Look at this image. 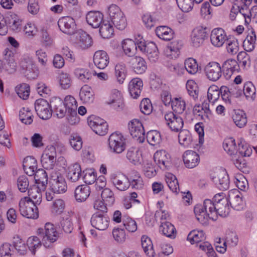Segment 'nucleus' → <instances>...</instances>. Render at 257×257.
<instances>
[{
  "mask_svg": "<svg viewBox=\"0 0 257 257\" xmlns=\"http://www.w3.org/2000/svg\"><path fill=\"white\" fill-rule=\"evenodd\" d=\"M228 203V199L224 197L218 199L216 203L205 199L203 204H197L194 207L196 219L202 225H207L209 220H216L218 215L226 217L230 211Z\"/></svg>",
  "mask_w": 257,
  "mask_h": 257,
  "instance_id": "f257e3e1",
  "label": "nucleus"
},
{
  "mask_svg": "<svg viewBox=\"0 0 257 257\" xmlns=\"http://www.w3.org/2000/svg\"><path fill=\"white\" fill-rule=\"evenodd\" d=\"M108 13L111 23L119 30H124L127 26L126 19L120 9L116 5H111Z\"/></svg>",
  "mask_w": 257,
  "mask_h": 257,
  "instance_id": "f03ea898",
  "label": "nucleus"
},
{
  "mask_svg": "<svg viewBox=\"0 0 257 257\" xmlns=\"http://www.w3.org/2000/svg\"><path fill=\"white\" fill-rule=\"evenodd\" d=\"M37 235L41 238L43 245L47 247L48 243H53L58 238V232L54 225L50 222L45 224L44 228H40L37 230Z\"/></svg>",
  "mask_w": 257,
  "mask_h": 257,
  "instance_id": "7ed1b4c3",
  "label": "nucleus"
},
{
  "mask_svg": "<svg viewBox=\"0 0 257 257\" xmlns=\"http://www.w3.org/2000/svg\"><path fill=\"white\" fill-rule=\"evenodd\" d=\"M37 205L30 201L29 198H23L20 201L19 205L21 214L28 218H37L39 216Z\"/></svg>",
  "mask_w": 257,
  "mask_h": 257,
  "instance_id": "20e7f679",
  "label": "nucleus"
},
{
  "mask_svg": "<svg viewBox=\"0 0 257 257\" xmlns=\"http://www.w3.org/2000/svg\"><path fill=\"white\" fill-rule=\"evenodd\" d=\"M21 23L22 21L16 15L14 17L11 16L5 18L0 13V35L4 36L7 34L8 27L14 31H19Z\"/></svg>",
  "mask_w": 257,
  "mask_h": 257,
  "instance_id": "39448f33",
  "label": "nucleus"
},
{
  "mask_svg": "<svg viewBox=\"0 0 257 257\" xmlns=\"http://www.w3.org/2000/svg\"><path fill=\"white\" fill-rule=\"evenodd\" d=\"M108 144L111 151L119 154L125 149V139L121 133L116 132L109 136Z\"/></svg>",
  "mask_w": 257,
  "mask_h": 257,
  "instance_id": "423d86ee",
  "label": "nucleus"
},
{
  "mask_svg": "<svg viewBox=\"0 0 257 257\" xmlns=\"http://www.w3.org/2000/svg\"><path fill=\"white\" fill-rule=\"evenodd\" d=\"M208 29L206 27L199 26L195 27L190 35L191 45L196 48L201 46L208 38Z\"/></svg>",
  "mask_w": 257,
  "mask_h": 257,
  "instance_id": "0eeeda50",
  "label": "nucleus"
},
{
  "mask_svg": "<svg viewBox=\"0 0 257 257\" xmlns=\"http://www.w3.org/2000/svg\"><path fill=\"white\" fill-rule=\"evenodd\" d=\"M35 108L40 118L47 120L51 117L52 110L51 104L47 100L41 98L37 99L35 103Z\"/></svg>",
  "mask_w": 257,
  "mask_h": 257,
  "instance_id": "6e6552de",
  "label": "nucleus"
},
{
  "mask_svg": "<svg viewBox=\"0 0 257 257\" xmlns=\"http://www.w3.org/2000/svg\"><path fill=\"white\" fill-rule=\"evenodd\" d=\"M89 126L96 134L105 135L108 131V124L103 119L99 117L91 115L87 118Z\"/></svg>",
  "mask_w": 257,
  "mask_h": 257,
  "instance_id": "1a4fd4ad",
  "label": "nucleus"
},
{
  "mask_svg": "<svg viewBox=\"0 0 257 257\" xmlns=\"http://www.w3.org/2000/svg\"><path fill=\"white\" fill-rule=\"evenodd\" d=\"M128 129L132 137L139 143L144 142L145 130L142 122L137 119H134L128 123Z\"/></svg>",
  "mask_w": 257,
  "mask_h": 257,
  "instance_id": "9d476101",
  "label": "nucleus"
},
{
  "mask_svg": "<svg viewBox=\"0 0 257 257\" xmlns=\"http://www.w3.org/2000/svg\"><path fill=\"white\" fill-rule=\"evenodd\" d=\"M211 178L216 187L220 190L224 191L229 188V178L225 170H218L214 174L211 175Z\"/></svg>",
  "mask_w": 257,
  "mask_h": 257,
  "instance_id": "9b49d317",
  "label": "nucleus"
},
{
  "mask_svg": "<svg viewBox=\"0 0 257 257\" xmlns=\"http://www.w3.org/2000/svg\"><path fill=\"white\" fill-rule=\"evenodd\" d=\"M164 118L166 124L172 131L178 132L182 130L184 121L182 118L179 115L174 114L172 111H169L165 114Z\"/></svg>",
  "mask_w": 257,
  "mask_h": 257,
  "instance_id": "f8f14e48",
  "label": "nucleus"
},
{
  "mask_svg": "<svg viewBox=\"0 0 257 257\" xmlns=\"http://www.w3.org/2000/svg\"><path fill=\"white\" fill-rule=\"evenodd\" d=\"M71 99V101L67 103L68 112L66 115L67 122L71 125H75L79 123L80 118L77 114L76 110L77 108V101L75 97H66Z\"/></svg>",
  "mask_w": 257,
  "mask_h": 257,
  "instance_id": "ddd939ff",
  "label": "nucleus"
},
{
  "mask_svg": "<svg viewBox=\"0 0 257 257\" xmlns=\"http://www.w3.org/2000/svg\"><path fill=\"white\" fill-rule=\"evenodd\" d=\"M58 25L60 30L67 35L75 33L76 25L74 20L70 17H63L58 21Z\"/></svg>",
  "mask_w": 257,
  "mask_h": 257,
  "instance_id": "4468645a",
  "label": "nucleus"
},
{
  "mask_svg": "<svg viewBox=\"0 0 257 257\" xmlns=\"http://www.w3.org/2000/svg\"><path fill=\"white\" fill-rule=\"evenodd\" d=\"M221 69L222 75L226 80H228L234 73L239 72L240 68L235 60L229 59L223 62Z\"/></svg>",
  "mask_w": 257,
  "mask_h": 257,
  "instance_id": "2eb2a0df",
  "label": "nucleus"
},
{
  "mask_svg": "<svg viewBox=\"0 0 257 257\" xmlns=\"http://www.w3.org/2000/svg\"><path fill=\"white\" fill-rule=\"evenodd\" d=\"M205 71L207 78L212 81L218 80L222 75L221 67L215 62L208 63L205 68Z\"/></svg>",
  "mask_w": 257,
  "mask_h": 257,
  "instance_id": "dca6fc26",
  "label": "nucleus"
},
{
  "mask_svg": "<svg viewBox=\"0 0 257 257\" xmlns=\"http://www.w3.org/2000/svg\"><path fill=\"white\" fill-rule=\"evenodd\" d=\"M210 42L215 47H222L227 40V37L223 29L220 28L213 29L210 34Z\"/></svg>",
  "mask_w": 257,
  "mask_h": 257,
  "instance_id": "f3484780",
  "label": "nucleus"
},
{
  "mask_svg": "<svg viewBox=\"0 0 257 257\" xmlns=\"http://www.w3.org/2000/svg\"><path fill=\"white\" fill-rule=\"evenodd\" d=\"M75 37L76 44L80 49L85 50L92 46V39L86 32L79 30L76 33Z\"/></svg>",
  "mask_w": 257,
  "mask_h": 257,
  "instance_id": "a211bd4d",
  "label": "nucleus"
},
{
  "mask_svg": "<svg viewBox=\"0 0 257 257\" xmlns=\"http://www.w3.org/2000/svg\"><path fill=\"white\" fill-rule=\"evenodd\" d=\"M70 100L71 99L65 97L64 101H63L60 97H53V99L50 101V103L54 102L57 104L55 105V110L58 118H62L66 116L68 110L67 103L71 102Z\"/></svg>",
  "mask_w": 257,
  "mask_h": 257,
  "instance_id": "6ab92c4d",
  "label": "nucleus"
},
{
  "mask_svg": "<svg viewBox=\"0 0 257 257\" xmlns=\"http://www.w3.org/2000/svg\"><path fill=\"white\" fill-rule=\"evenodd\" d=\"M109 218L104 215L96 213L91 218V224L93 227L100 230H104L109 225Z\"/></svg>",
  "mask_w": 257,
  "mask_h": 257,
  "instance_id": "aec40b11",
  "label": "nucleus"
},
{
  "mask_svg": "<svg viewBox=\"0 0 257 257\" xmlns=\"http://www.w3.org/2000/svg\"><path fill=\"white\" fill-rule=\"evenodd\" d=\"M51 188L53 191L63 193L67 190V185L64 177L61 175H53L50 181Z\"/></svg>",
  "mask_w": 257,
  "mask_h": 257,
  "instance_id": "412c9836",
  "label": "nucleus"
},
{
  "mask_svg": "<svg viewBox=\"0 0 257 257\" xmlns=\"http://www.w3.org/2000/svg\"><path fill=\"white\" fill-rule=\"evenodd\" d=\"M183 159L185 166L188 168L195 167L200 162L199 155L192 150L185 151L183 155Z\"/></svg>",
  "mask_w": 257,
  "mask_h": 257,
  "instance_id": "4be33fe9",
  "label": "nucleus"
},
{
  "mask_svg": "<svg viewBox=\"0 0 257 257\" xmlns=\"http://www.w3.org/2000/svg\"><path fill=\"white\" fill-rule=\"evenodd\" d=\"M155 163L161 169H168L170 165V157L164 150L157 151L154 155Z\"/></svg>",
  "mask_w": 257,
  "mask_h": 257,
  "instance_id": "5701e85b",
  "label": "nucleus"
},
{
  "mask_svg": "<svg viewBox=\"0 0 257 257\" xmlns=\"http://www.w3.org/2000/svg\"><path fill=\"white\" fill-rule=\"evenodd\" d=\"M93 62L98 68L103 69L109 62L108 55L103 50L97 51L93 56Z\"/></svg>",
  "mask_w": 257,
  "mask_h": 257,
  "instance_id": "b1692460",
  "label": "nucleus"
},
{
  "mask_svg": "<svg viewBox=\"0 0 257 257\" xmlns=\"http://www.w3.org/2000/svg\"><path fill=\"white\" fill-rule=\"evenodd\" d=\"M103 15L98 11H90L86 16L88 24L93 28H97L103 21Z\"/></svg>",
  "mask_w": 257,
  "mask_h": 257,
  "instance_id": "393cba45",
  "label": "nucleus"
},
{
  "mask_svg": "<svg viewBox=\"0 0 257 257\" xmlns=\"http://www.w3.org/2000/svg\"><path fill=\"white\" fill-rule=\"evenodd\" d=\"M5 69L9 73H13L16 69V63L14 58V53L9 49L4 51Z\"/></svg>",
  "mask_w": 257,
  "mask_h": 257,
  "instance_id": "a878e982",
  "label": "nucleus"
},
{
  "mask_svg": "<svg viewBox=\"0 0 257 257\" xmlns=\"http://www.w3.org/2000/svg\"><path fill=\"white\" fill-rule=\"evenodd\" d=\"M90 194V188L87 185H81L77 186L74 192V197L78 202L85 201Z\"/></svg>",
  "mask_w": 257,
  "mask_h": 257,
  "instance_id": "bb28decb",
  "label": "nucleus"
},
{
  "mask_svg": "<svg viewBox=\"0 0 257 257\" xmlns=\"http://www.w3.org/2000/svg\"><path fill=\"white\" fill-rule=\"evenodd\" d=\"M130 63L137 74H142L147 69V65L144 59L136 56L131 59Z\"/></svg>",
  "mask_w": 257,
  "mask_h": 257,
  "instance_id": "cd10ccee",
  "label": "nucleus"
},
{
  "mask_svg": "<svg viewBox=\"0 0 257 257\" xmlns=\"http://www.w3.org/2000/svg\"><path fill=\"white\" fill-rule=\"evenodd\" d=\"M256 40L255 32L253 29L248 30L246 39L243 42V46L246 51L251 52L255 48Z\"/></svg>",
  "mask_w": 257,
  "mask_h": 257,
  "instance_id": "c85d7f7f",
  "label": "nucleus"
},
{
  "mask_svg": "<svg viewBox=\"0 0 257 257\" xmlns=\"http://www.w3.org/2000/svg\"><path fill=\"white\" fill-rule=\"evenodd\" d=\"M23 168L27 175L30 176L34 175L37 170V162L36 160L32 157H26L24 159Z\"/></svg>",
  "mask_w": 257,
  "mask_h": 257,
  "instance_id": "c756f323",
  "label": "nucleus"
},
{
  "mask_svg": "<svg viewBox=\"0 0 257 257\" xmlns=\"http://www.w3.org/2000/svg\"><path fill=\"white\" fill-rule=\"evenodd\" d=\"M28 196L25 197L30 199V201L35 202L36 204H40L42 201V193L41 189L37 185H33L30 187L28 191Z\"/></svg>",
  "mask_w": 257,
  "mask_h": 257,
  "instance_id": "7c9ffc66",
  "label": "nucleus"
},
{
  "mask_svg": "<svg viewBox=\"0 0 257 257\" xmlns=\"http://www.w3.org/2000/svg\"><path fill=\"white\" fill-rule=\"evenodd\" d=\"M143 86V81L141 79L136 78L133 79L129 83L128 90L132 96H139L141 94Z\"/></svg>",
  "mask_w": 257,
  "mask_h": 257,
  "instance_id": "2f4dec72",
  "label": "nucleus"
},
{
  "mask_svg": "<svg viewBox=\"0 0 257 257\" xmlns=\"http://www.w3.org/2000/svg\"><path fill=\"white\" fill-rule=\"evenodd\" d=\"M112 182L118 190L121 191L127 190L130 186V181L124 175L114 177L112 179Z\"/></svg>",
  "mask_w": 257,
  "mask_h": 257,
  "instance_id": "473e14b6",
  "label": "nucleus"
},
{
  "mask_svg": "<svg viewBox=\"0 0 257 257\" xmlns=\"http://www.w3.org/2000/svg\"><path fill=\"white\" fill-rule=\"evenodd\" d=\"M159 230L166 236L171 238H175L176 236V230L174 226L170 222H161Z\"/></svg>",
  "mask_w": 257,
  "mask_h": 257,
  "instance_id": "72a5a7b5",
  "label": "nucleus"
},
{
  "mask_svg": "<svg viewBox=\"0 0 257 257\" xmlns=\"http://www.w3.org/2000/svg\"><path fill=\"white\" fill-rule=\"evenodd\" d=\"M81 168L79 164L76 163L68 168V179L72 182H77L81 176Z\"/></svg>",
  "mask_w": 257,
  "mask_h": 257,
  "instance_id": "f704fd0d",
  "label": "nucleus"
},
{
  "mask_svg": "<svg viewBox=\"0 0 257 257\" xmlns=\"http://www.w3.org/2000/svg\"><path fill=\"white\" fill-rule=\"evenodd\" d=\"M156 33L159 38L165 41H170L173 38L174 33L172 30L167 26L157 27Z\"/></svg>",
  "mask_w": 257,
  "mask_h": 257,
  "instance_id": "c9c22d12",
  "label": "nucleus"
},
{
  "mask_svg": "<svg viewBox=\"0 0 257 257\" xmlns=\"http://www.w3.org/2000/svg\"><path fill=\"white\" fill-rule=\"evenodd\" d=\"M146 55L152 62H155L159 58V52L155 43L152 42L148 43L147 49L143 53Z\"/></svg>",
  "mask_w": 257,
  "mask_h": 257,
  "instance_id": "e433bc0d",
  "label": "nucleus"
},
{
  "mask_svg": "<svg viewBox=\"0 0 257 257\" xmlns=\"http://www.w3.org/2000/svg\"><path fill=\"white\" fill-rule=\"evenodd\" d=\"M99 28V33L104 39L110 38L113 34L112 25L107 20H103Z\"/></svg>",
  "mask_w": 257,
  "mask_h": 257,
  "instance_id": "4c0bfd02",
  "label": "nucleus"
},
{
  "mask_svg": "<svg viewBox=\"0 0 257 257\" xmlns=\"http://www.w3.org/2000/svg\"><path fill=\"white\" fill-rule=\"evenodd\" d=\"M235 192L238 193V191L229 192L228 201L232 208L239 210L243 207V200L241 197L238 194H235Z\"/></svg>",
  "mask_w": 257,
  "mask_h": 257,
  "instance_id": "58836bf2",
  "label": "nucleus"
},
{
  "mask_svg": "<svg viewBox=\"0 0 257 257\" xmlns=\"http://www.w3.org/2000/svg\"><path fill=\"white\" fill-rule=\"evenodd\" d=\"M122 47L124 53L130 57H134L137 49L135 41L131 39L124 40L122 43Z\"/></svg>",
  "mask_w": 257,
  "mask_h": 257,
  "instance_id": "ea45409f",
  "label": "nucleus"
},
{
  "mask_svg": "<svg viewBox=\"0 0 257 257\" xmlns=\"http://www.w3.org/2000/svg\"><path fill=\"white\" fill-rule=\"evenodd\" d=\"M142 246L144 252L150 257L155 256V251L151 239L147 236L143 235L141 238Z\"/></svg>",
  "mask_w": 257,
  "mask_h": 257,
  "instance_id": "a19ab883",
  "label": "nucleus"
},
{
  "mask_svg": "<svg viewBox=\"0 0 257 257\" xmlns=\"http://www.w3.org/2000/svg\"><path fill=\"white\" fill-rule=\"evenodd\" d=\"M232 119L236 126L240 128L243 127L247 122L245 113L243 110L240 109L234 110Z\"/></svg>",
  "mask_w": 257,
  "mask_h": 257,
  "instance_id": "79ce46f5",
  "label": "nucleus"
},
{
  "mask_svg": "<svg viewBox=\"0 0 257 257\" xmlns=\"http://www.w3.org/2000/svg\"><path fill=\"white\" fill-rule=\"evenodd\" d=\"M127 70L124 63L121 62L117 64L115 67V74L117 82L122 84L126 76Z\"/></svg>",
  "mask_w": 257,
  "mask_h": 257,
  "instance_id": "37998d69",
  "label": "nucleus"
},
{
  "mask_svg": "<svg viewBox=\"0 0 257 257\" xmlns=\"http://www.w3.org/2000/svg\"><path fill=\"white\" fill-rule=\"evenodd\" d=\"M205 239V234L203 230H194L191 231L187 236V240L191 244L199 243L204 240Z\"/></svg>",
  "mask_w": 257,
  "mask_h": 257,
  "instance_id": "c03bdc74",
  "label": "nucleus"
},
{
  "mask_svg": "<svg viewBox=\"0 0 257 257\" xmlns=\"http://www.w3.org/2000/svg\"><path fill=\"white\" fill-rule=\"evenodd\" d=\"M219 96H225L227 95L234 96H241L242 90L238 89L237 88H230L222 86L219 88Z\"/></svg>",
  "mask_w": 257,
  "mask_h": 257,
  "instance_id": "a18cd8bd",
  "label": "nucleus"
},
{
  "mask_svg": "<svg viewBox=\"0 0 257 257\" xmlns=\"http://www.w3.org/2000/svg\"><path fill=\"white\" fill-rule=\"evenodd\" d=\"M127 159L134 165L141 163V154L137 149L131 148L129 149L126 155Z\"/></svg>",
  "mask_w": 257,
  "mask_h": 257,
  "instance_id": "49530a36",
  "label": "nucleus"
},
{
  "mask_svg": "<svg viewBox=\"0 0 257 257\" xmlns=\"http://www.w3.org/2000/svg\"><path fill=\"white\" fill-rule=\"evenodd\" d=\"M61 226L63 230L67 233L72 232L73 229L72 219L69 214H64L60 221Z\"/></svg>",
  "mask_w": 257,
  "mask_h": 257,
  "instance_id": "de8ad7c7",
  "label": "nucleus"
},
{
  "mask_svg": "<svg viewBox=\"0 0 257 257\" xmlns=\"http://www.w3.org/2000/svg\"><path fill=\"white\" fill-rule=\"evenodd\" d=\"M166 182L170 189L174 193H177L179 190L178 181L175 175L169 173L166 175Z\"/></svg>",
  "mask_w": 257,
  "mask_h": 257,
  "instance_id": "09e8293b",
  "label": "nucleus"
},
{
  "mask_svg": "<svg viewBox=\"0 0 257 257\" xmlns=\"http://www.w3.org/2000/svg\"><path fill=\"white\" fill-rule=\"evenodd\" d=\"M101 196L105 204L108 206H112L114 203L115 197L114 193L108 188L103 189Z\"/></svg>",
  "mask_w": 257,
  "mask_h": 257,
  "instance_id": "8fccbe9b",
  "label": "nucleus"
},
{
  "mask_svg": "<svg viewBox=\"0 0 257 257\" xmlns=\"http://www.w3.org/2000/svg\"><path fill=\"white\" fill-rule=\"evenodd\" d=\"M34 175L36 183L41 184L42 187L44 189L48 182V176L46 171L44 169H39L37 170Z\"/></svg>",
  "mask_w": 257,
  "mask_h": 257,
  "instance_id": "3c124183",
  "label": "nucleus"
},
{
  "mask_svg": "<svg viewBox=\"0 0 257 257\" xmlns=\"http://www.w3.org/2000/svg\"><path fill=\"white\" fill-rule=\"evenodd\" d=\"M147 140L152 146L159 145L161 142L160 133L156 130H152L147 133Z\"/></svg>",
  "mask_w": 257,
  "mask_h": 257,
  "instance_id": "603ef678",
  "label": "nucleus"
},
{
  "mask_svg": "<svg viewBox=\"0 0 257 257\" xmlns=\"http://www.w3.org/2000/svg\"><path fill=\"white\" fill-rule=\"evenodd\" d=\"M172 108L174 111L178 113H182L186 108L185 102L182 99V97H173L172 103Z\"/></svg>",
  "mask_w": 257,
  "mask_h": 257,
  "instance_id": "864d4df0",
  "label": "nucleus"
},
{
  "mask_svg": "<svg viewBox=\"0 0 257 257\" xmlns=\"http://www.w3.org/2000/svg\"><path fill=\"white\" fill-rule=\"evenodd\" d=\"M42 243L41 238L38 235L30 237L27 240V245L33 254L35 253L36 249L39 247Z\"/></svg>",
  "mask_w": 257,
  "mask_h": 257,
  "instance_id": "5fc2aeb1",
  "label": "nucleus"
},
{
  "mask_svg": "<svg viewBox=\"0 0 257 257\" xmlns=\"http://www.w3.org/2000/svg\"><path fill=\"white\" fill-rule=\"evenodd\" d=\"M122 223L125 229L129 232H134L137 229L136 222L128 216H122Z\"/></svg>",
  "mask_w": 257,
  "mask_h": 257,
  "instance_id": "6e6d98bb",
  "label": "nucleus"
},
{
  "mask_svg": "<svg viewBox=\"0 0 257 257\" xmlns=\"http://www.w3.org/2000/svg\"><path fill=\"white\" fill-rule=\"evenodd\" d=\"M186 71L191 74H195L198 71V64L195 59L192 58L187 59L184 63Z\"/></svg>",
  "mask_w": 257,
  "mask_h": 257,
  "instance_id": "4d7b16f0",
  "label": "nucleus"
},
{
  "mask_svg": "<svg viewBox=\"0 0 257 257\" xmlns=\"http://www.w3.org/2000/svg\"><path fill=\"white\" fill-rule=\"evenodd\" d=\"M224 150L230 155L237 153L236 146L235 140L230 138L225 141L223 144Z\"/></svg>",
  "mask_w": 257,
  "mask_h": 257,
  "instance_id": "13d9d810",
  "label": "nucleus"
},
{
  "mask_svg": "<svg viewBox=\"0 0 257 257\" xmlns=\"http://www.w3.org/2000/svg\"><path fill=\"white\" fill-rule=\"evenodd\" d=\"M226 42L227 52L231 55L236 54L239 50L237 40L235 38L227 39Z\"/></svg>",
  "mask_w": 257,
  "mask_h": 257,
  "instance_id": "bf43d9fd",
  "label": "nucleus"
},
{
  "mask_svg": "<svg viewBox=\"0 0 257 257\" xmlns=\"http://www.w3.org/2000/svg\"><path fill=\"white\" fill-rule=\"evenodd\" d=\"M75 76L84 82H87L92 77L91 72L86 69L78 68L75 70Z\"/></svg>",
  "mask_w": 257,
  "mask_h": 257,
  "instance_id": "052dcab7",
  "label": "nucleus"
},
{
  "mask_svg": "<svg viewBox=\"0 0 257 257\" xmlns=\"http://www.w3.org/2000/svg\"><path fill=\"white\" fill-rule=\"evenodd\" d=\"M140 108L141 111L146 115L150 114L153 109V106L150 99L148 97H145L140 103Z\"/></svg>",
  "mask_w": 257,
  "mask_h": 257,
  "instance_id": "680f3d73",
  "label": "nucleus"
},
{
  "mask_svg": "<svg viewBox=\"0 0 257 257\" xmlns=\"http://www.w3.org/2000/svg\"><path fill=\"white\" fill-rule=\"evenodd\" d=\"M178 135L179 142L184 146H188L191 142V136L190 132L186 130H181Z\"/></svg>",
  "mask_w": 257,
  "mask_h": 257,
  "instance_id": "e2e57ef3",
  "label": "nucleus"
},
{
  "mask_svg": "<svg viewBox=\"0 0 257 257\" xmlns=\"http://www.w3.org/2000/svg\"><path fill=\"white\" fill-rule=\"evenodd\" d=\"M84 182L86 184H92L94 183L96 179V173L94 170L86 169L83 171Z\"/></svg>",
  "mask_w": 257,
  "mask_h": 257,
  "instance_id": "0e129e2a",
  "label": "nucleus"
},
{
  "mask_svg": "<svg viewBox=\"0 0 257 257\" xmlns=\"http://www.w3.org/2000/svg\"><path fill=\"white\" fill-rule=\"evenodd\" d=\"M204 112L203 108L201 107L200 104H195L193 108V112L195 115L200 116L205 122L208 123L210 120L212 115L210 114L207 117L206 113Z\"/></svg>",
  "mask_w": 257,
  "mask_h": 257,
  "instance_id": "69168bd1",
  "label": "nucleus"
},
{
  "mask_svg": "<svg viewBox=\"0 0 257 257\" xmlns=\"http://www.w3.org/2000/svg\"><path fill=\"white\" fill-rule=\"evenodd\" d=\"M237 59L239 66L244 68L249 67L250 64V57L245 52H240L237 55Z\"/></svg>",
  "mask_w": 257,
  "mask_h": 257,
  "instance_id": "338daca9",
  "label": "nucleus"
},
{
  "mask_svg": "<svg viewBox=\"0 0 257 257\" xmlns=\"http://www.w3.org/2000/svg\"><path fill=\"white\" fill-rule=\"evenodd\" d=\"M15 91L18 96H29L30 93V86L27 83H22L15 87Z\"/></svg>",
  "mask_w": 257,
  "mask_h": 257,
  "instance_id": "774afa93",
  "label": "nucleus"
}]
</instances>
